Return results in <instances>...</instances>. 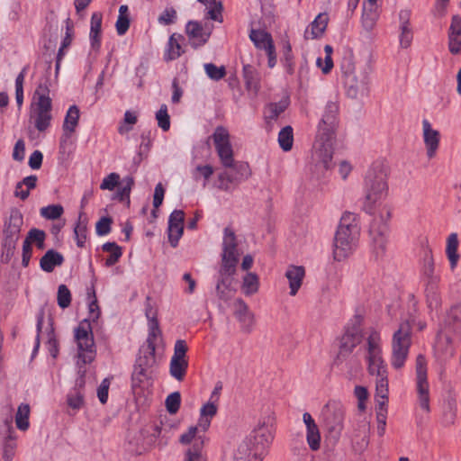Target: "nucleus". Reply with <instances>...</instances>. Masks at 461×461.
<instances>
[{"label":"nucleus","mask_w":461,"mask_h":461,"mask_svg":"<svg viewBox=\"0 0 461 461\" xmlns=\"http://www.w3.org/2000/svg\"><path fill=\"white\" fill-rule=\"evenodd\" d=\"M339 104L337 101H329L324 106L321 119L318 124L313 158L317 165L330 169L333 154V140L339 124Z\"/></svg>","instance_id":"f257e3e1"},{"label":"nucleus","mask_w":461,"mask_h":461,"mask_svg":"<svg viewBox=\"0 0 461 461\" xmlns=\"http://www.w3.org/2000/svg\"><path fill=\"white\" fill-rule=\"evenodd\" d=\"M360 227L356 214L345 212L340 218L334 239L333 257L337 261L348 258L356 249Z\"/></svg>","instance_id":"f03ea898"},{"label":"nucleus","mask_w":461,"mask_h":461,"mask_svg":"<svg viewBox=\"0 0 461 461\" xmlns=\"http://www.w3.org/2000/svg\"><path fill=\"white\" fill-rule=\"evenodd\" d=\"M347 95L352 99L362 98L369 94L371 68L366 65L357 70L352 54L345 56L340 64Z\"/></svg>","instance_id":"7ed1b4c3"},{"label":"nucleus","mask_w":461,"mask_h":461,"mask_svg":"<svg viewBox=\"0 0 461 461\" xmlns=\"http://www.w3.org/2000/svg\"><path fill=\"white\" fill-rule=\"evenodd\" d=\"M23 225V215L21 211L15 207L11 208L9 216L4 221L3 240L1 244V259L3 262L8 263L14 257Z\"/></svg>","instance_id":"20e7f679"},{"label":"nucleus","mask_w":461,"mask_h":461,"mask_svg":"<svg viewBox=\"0 0 461 461\" xmlns=\"http://www.w3.org/2000/svg\"><path fill=\"white\" fill-rule=\"evenodd\" d=\"M365 182L366 202L364 209L371 214L375 203L387 194L386 173L381 166H374L367 171Z\"/></svg>","instance_id":"39448f33"},{"label":"nucleus","mask_w":461,"mask_h":461,"mask_svg":"<svg viewBox=\"0 0 461 461\" xmlns=\"http://www.w3.org/2000/svg\"><path fill=\"white\" fill-rule=\"evenodd\" d=\"M74 338L77 346L78 363L83 365L92 363L96 356V349L92 331V326L88 319L79 322L74 330Z\"/></svg>","instance_id":"423d86ee"},{"label":"nucleus","mask_w":461,"mask_h":461,"mask_svg":"<svg viewBox=\"0 0 461 461\" xmlns=\"http://www.w3.org/2000/svg\"><path fill=\"white\" fill-rule=\"evenodd\" d=\"M411 344V327L408 321L400 324L392 339L391 365L395 369L402 368L407 359Z\"/></svg>","instance_id":"0eeeda50"},{"label":"nucleus","mask_w":461,"mask_h":461,"mask_svg":"<svg viewBox=\"0 0 461 461\" xmlns=\"http://www.w3.org/2000/svg\"><path fill=\"white\" fill-rule=\"evenodd\" d=\"M241 252L238 249L237 237L233 230L226 227L223 231L221 264L224 273H236Z\"/></svg>","instance_id":"6e6552de"},{"label":"nucleus","mask_w":461,"mask_h":461,"mask_svg":"<svg viewBox=\"0 0 461 461\" xmlns=\"http://www.w3.org/2000/svg\"><path fill=\"white\" fill-rule=\"evenodd\" d=\"M321 416L329 433L338 438L344 427V406L339 402L330 401L322 408Z\"/></svg>","instance_id":"1a4fd4ad"},{"label":"nucleus","mask_w":461,"mask_h":461,"mask_svg":"<svg viewBox=\"0 0 461 461\" xmlns=\"http://www.w3.org/2000/svg\"><path fill=\"white\" fill-rule=\"evenodd\" d=\"M225 167L226 169L218 175V187L223 191H230L250 176L249 165L246 163L234 161L232 166Z\"/></svg>","instance_id":"9d476101"},{"label":"nucleus","mask_w":461,"mask_h":461,"mask_svg":"<svg viewBox=\"0 0 461 461\" xmlns=\"http://www.w3.org/2000/svg\"><path fill=\"white\" fill-rule=\"evenodd\" d=\"M416 385L418 393V402L420 407L426 412H429V393L427 378V361L423 355L420 354L416 357Z\"/></svg>","instance_id":"9b49d317"},{"label":"nucleus","mask_w":461,"mask_h":461,"mask_svg":"<svg viewBox=\"0 0 461 461\" xmlns=\"http://www.w3.org/2000/svg\"><path fill=\"white\" fill-rule=\"evenodd\" d=\"M373 253L375 258H382L386 252L388 225L383 217L375 218L369 230Z\"/></svg>","instance_id":"f8f14e48"},{"label":"nucleus","mask_w":461,"mask_h":461,"mask_svg":"<svg viewBox=\"0 0 461 461\" xmlns=\"http://www.w3.org/2000/svg\"><path fill=\"white\" fill-rule=\"evenodd\" d=\"M273 438L272 428L263 422L258 424L243 440L250 441L251 447L264 456Z\"/></svg>","instance_id":"ddd939ff"},{"label":"nucleus","mask_w":461,"mask_h":461,"mask_svg":"<svg viewBox=\"0 0 461 461\" xmlns=\"http://www.w3.org/2000/svg\"><path fill=\"white\" fill-rule=\"evenodd\" d=\"M185 33L191 46L194 49L204 45L211 36V31L206 30L202 23L197 21H189L186 23Z\"/></svg>","instance_id":"4468645a"},{"label":"nucleus","mask_w":461,"mask_h":461,"mask_svg":"<svg viewBox=\"0 0 461 461\" xmlns=\"http://www.w3.org/2000/svg\"><path fill=\"white\" fill-rule=\"evenodd\" d=\"M423 141L426 148V155L431 159L436 157L439 148L440 133L438 131L432 129L430 122L424 119L422 121Z\"/></svg>","instance_id":"2eb2a0df"},{"label":"nucleus","mask_w":461,"mask_h":461,"mask_svg":"<svg viewBox=\"0 0 461 461\" xmlns=\"http://www.w3.org/2000/svg\"><path fill=\"white\" fill-rule=\"evenodd\" d=\"M185 212L182 210H175L168 219V240L172 247H176L184 231Z\"/></svg>","instance_id":"dca6fc26"},{"label":"nucleus","mask_w":461,"mask_h":461,"mask_svg":"<svg viewBox=\"0 0 461 461\" xmlns=\"http://www.w3.org/2000/svg\"><path fill=\"white\" fill-rule=\"evenodd\" d=\"M362 339L363 335L359 326L354 325L348 328L341 338L339 357L350 354L360 344Z\"/></svg>","instance_id":"f3484780"},{"label":"nucleus","mask_w":461,"mask_h":461,"mask_svg":"<svg viewBox=\"0 0 461 461\" xmlns=\"http://www.w3.org/2000/svg\"><path fill=\"white\" fill-rule=\"evenodd\" d=\"M5 432L4 441L2 443V457L5 461H12L16 449V438L14 436V429L13 427V419L9 417L5 421Z\"/></svg>","instance_id":"a211bd4d"},{"label":"nucleus","mask_w":461,"mask_h":461,"mask_svg":"<svg viewBox=\"0 0 461 461\" xmlns=\"http://www.w3.org/2000/svg\"><path fill=\"white\" fill-rule=\"evenodd\" d=\"M234 315L240 322L241 329L246 332H250L254 325V315L241 298H238L234 302Z\"/></svg>","instance_id":"6ab92c4d"},{"label":"nucleus","mask_w":461,"mask_h":461,"mask_svg":"<svg viewBox=\"0 0 461 461\" xmlns=\"http://www.w3.org/2000/svg\"><path fill=\"white\" fill-rule=\"evenodd\" d=\"M79 121V109L77 105H71L65 116L62 125L63 134L60 139V144L64 145L75 132Z\"/></svg>","instance_id":"aec40b11"},{"label":"nucleus","mask_w":461,"mask_h":461,"mask_svg":"<svg viewBox=\"0 0 461 461\" xmlns=\"http://www.w3.org/2000/svg\"><path fill=\"white\" fill-rule=\"evenodd\" d=\"M52 104H32V109L35 113V128L39 131H44L50 124L52 116L50 111Z\"/></svg>","instance_id":"412c9836"},{"label":"nucleus","mask_w":461,"mask_h":461,"mask_svg":"<svg viewBox=\"0 0 461 461\" xmlns=\"http://www.w3.org/2000/svg\"><path fill=\"white\" fill-rule=\"evenodd\" d=\"M155 352V347L141 346L139 350V357L136 360L135 367L153 374V367L157 363Z\"/></svg>","instance_id":"4be33fe9"},{"label":"nucleus","mask_w":461,"mask_h":461,"mask_svg":"<svg viewBox=\"0 0 461 461\" xmlns=\"http://www.w3.org/2000/svg\"><path fill=\"white\" fill-rule=\"evenodd\" d=\"M263 456L251 447L249 440H242L233 454V461H263Z\"/></svg>","instance_id":"5701e85b"},{"label":"nucleus","mask_w":461,"mask_h":461,"mask_svg":"<svg viewBox=\"0 0 461 461\" xmlns=\"http://www.w3.org/2000/svg\"><path fill=\"white\" fill-rule=\"evenodd\" d=\"M305 270L303 267L290 266L286 272L285 276L289 281L290 295L294 296L300 289Z\"/></svg>","instance_id":"b1692460"},{"label":"nucleus","mask_w":461,"mask_h":461,"mask_svg":"<svg viewBox=\"0 0 461 461\" xmlns=\"http://www.w3.org/2000/svg\"><path fill=\"white\" fill-rule=\"evenodd\" d=\"M205 440V432L201 430L200 426L197 424L196 426H192L189 428L188 431L182 434L180 437V442L182 444H190L193 443L192 446L188 449H195L196 444L200 442L201 450L203 448Z\"/></svg>","instance_id":"393cba45"},{"label":"nucleus","mask_w":461,"mask_h":461,"mask_svg":"<svg viewBox=\"0 0 461 461\" xmlns=\"http://www.w3.org/2000/svg\"><path fill=\"white\" fill-rule=\"evenodd\" d=\"M64 262V257L61 253L49 249L41 258L40 267L47 273H51L56 267H59Z\"/></svg>","instance_id":"a878e982"},{"label":"nucleus","mask_w":461,"mask_h":461,"mask_svg":"<svg viewBox=\"0 0 461 461\" xmlns=\"http://www.w3.org/2000/svg\"><path fill=\"white\" fill-rule=\"evenodd\" d=\"M218 411V402L209 399L208 402L203 404L200 410V418L198 425L203 432H205L210 425L212 419L216 415Z\"/></svg>","instance_id":"bb28decb"},{"label":"nucleus","mask_w":461,"mask_h":461,"mask_svg":"<svg viewBox=\"0 0 461 461\" xmlns=\"http://www.w3.org/2000/svg\"><path fill=\"white\" fill-rule=\"evenodd\" d=\"M102 14L94 13L91 16L90 42L93 50L97 52L101 46Z\"/></svg>","instance_id":"cd10ccee"},{"label":"nucleus","mask_w":461,"mask_h":461,"mask_svg":"<svg viewBox=\"0 0 461 461\" xmlns=\"http://www.w3.org/2000/svg\"><path fill=\"white\" fill-rule=\"evenodd\" d=\"M328 20L327 14H319L311 23L310 28L305 30L304 38L315 39L321 36L326 30Z\"/></svg>","instance_id":"c85d7f7f"},{"label":"nucleus","mask_w":461,"mask_h":461,"mask_svg":"<svg viewBox=\"0 0 461 461\" xmlns=\"http://www.w3.org/2000/svg\"><path fill=\"white\" fill-rule=\"evenodd\" d=\"M235 273H224L223 265H221L219 271V279L216 285V293L220 299L228 300L230 298V286L231 285V276Z\"/></svg>","instance_id":"c756f323"},{"label":"nucleus","mask_w":461,"mask_h":461,"mask_svg":"<svg viewBox=\"0 0 461 461\" xmlns=\"http://www.w3.org/2000/svg\"><path fill=\"white\" fill-rule=\"evenodd\" d=\"M183 39V36L180 34L173 33L167 41V49L164 55V59L167 61H171L178 59L183 53L182 46L180 44V41Z\"/></svg>","instance_id":"7c9ffc66"},{"label":"nucleus","mask_w":461,"mask_h":461,"mask_svg":"<svg viewBox=\"0 0 461 461\" xmlns=\"http://www.w3.org/2000/svg\"><path fill=\"white\" fill-rule=\"evenodd\" d=\"M368 362V373L375 375L376 378L388 376L387 366L384 361L382 355L366 357Z\"/></svg>","instance_id":"2f4dec72"},{"label":"nucleus","mask_w":461,"mask_h":461,"mask_svg":"<svg viewBox=\"0 0 461 461\" xmlns=\"http://www.w3.org/2000/svg\"><path fill=\"white\" fill-rule=\"evenodd\" d=\"M249 39L258 50H265L268 48V44H274L271 34L264 30L251 29L249 32Z\"/></svg>","instance_id":"473e14b6"},{"label":"nucleus","mask_w":461,"mask_h":461,"mask_svg":"<svg viewBox=\"0 0 461 461\" xmlns=\"http://www.w3.org/2000/svg\"><path fill=\"white\" fill-rule=\"evenodd\" d=\"M456 38H461V17L458 15L453 16L448 32V49L454 55L458 54Z\"/></svg>","instance_id":"72a5a7b5"},{"label":"nucleus","mask_w":461,"mask_h":461,"mask_svg":"<svg viewBox=\"0 0 461 461\" xmlns=\"http://www.w3.org/2000/svg\"><path fill=\"white\" fill-rule=\"evenodd\" d=\"M243 77L248 90L257 93L259 90V74L251 65L243 66Z\"/></svg>","instance_id":"f704fd0d"},{"label":"nucleus","mask_w":461,"mask_h":461,"mask_svg":"<svg viewBox=\"0 0 461 461\" xmlns=\"http://www.w3.org/2000/svg\"><path fill=\"white\" fill-rule=\"evenodd\" d=\"M51 104L50 97L49 79H41L33 94L32 104Z\"/></svg>","instance_id":"c9c22d12"},{"label":"nucleus","mask_w":461,"mask_h":461,"mask_svg":"<svg viewBox=\"0 0 461 461\" xmlns=\"http://www.w3.org/2000/svg\"><path fill=\"white\" fill-rule=\"evenodd\" d=\"M146 316L149 319V334L146 342L142 346L156 348V340L161 336L158 321L154 316L150 317V311L146 312Z\"/></svg>","instance_id":"e433bc0d"},{"label":"nucleus","mask_w":461,"mask_h":461,"mask_svg":"<svg viewBox=\"0 0 461 461\" xmlns=\"http://www.w3.org/2000/svg\"><path fill=\"white\" fill-rule=\"evenodd\" d=\"M379 18V11L378 8L371 7H364L363 6V14L361 18V23L364 30L367 32H371Z\"/></svg>","instance_id":"4c0bfd02"},{"label":"nucleus","mask_w":461,"mask_h":461,"mask_svg":"<svg viewBox=\"0 0 461 461\" xmlns=\"http://www.w3.org/2000/svg\"><path fill=\"white\" fill-rule=\"evenodd\" d=\"M457 248H458L457 234L451 233L447 240L446 253H447V258L450 262V267L452 269L456 267L458 258H459V255L457 254Z\"/></svg>","instance_id":"58836bf2"},{"label":"nucleus","mask_w":461,"mask_h":461,"mask_svg":"<svg viewBox=\"0 0 461 461\" xmlns=\"http://www.w3.org/2000/svg\"><path fill=\"white\" fill-rule=\"evenodd\" d=\"M367 357L382 355L380 333L372 330L366 339Z\"/></svg>","instance_id":"ea45409f"},{"label":"nucleus","mask_w":461,"mask_h":461,"mask_svg":"<svg viewBox=\"0 0 461 461\" xmlns=\"http://www.w3.org/2000/svg\"><path fill=\"white\" fill-rule=\"evenodd\" d=\"M287 106V99L267 104L264 112L266 120H276L278 116L285 111Z\"/></svg>","instance_id":"a19ab883"},{"label":"nucleus","mask_w":461,"mask_h":461,"mask_svg":"<svg viewBox=\"0 0 461 461\" xmlns=\"http://www.w3.org/2000/svg\"><path fill=\"white\" fill-rule=\"evenodd\" d=\"M421 272L426 277L433 279L434 259L432 256V250L428 246L423 249Z\"/></svg>","instance_id":"79ce46f5"},{"label":"nucleus","mask_w":461,"mask_h":461,"mask_svg":"<svg viewBox=\"0 0 461 461\" xmlns=\"http://www.w3.org/2000/svg\"><path fill=\"white\" fill-rule=\"evenodd\" d=\"M30 406L27 403H21L18 406L15 415L16 427L20 430H27L29 428Z\"/></svg>","instance_id":"37998d69"},{"label":"nucleus","mask_w":461,"mask_h":461,"mask_svg":"<svg viewBox=\"0 0 461 461\" xmlns=\"http://www.w3.org/2000/svg\"><path fill=\"white\" fill-rule=\"evenodd\" d=\"M102 249L104 251L110 253V256L105 259L106 267L113 266L122 257V249L115 242H106Z\"/></svg>","instance_id":"c03bdc74"},{"label":"nucleus","mask_w":461,"mask_h":461,"mask_svg":"<svg viewBox=\"0 0 461 461\" xmlns=\"http://www.w3.org/2000/svg\"><path fill=\"white\" fill-rule=\"evenodd\" d=\"M215 149H219L221 147H225L230 144V133L223 126H217L214 132L212 135Z\"/></svg>","instance_id":"a18cd8bd"},{"label":"nucleus","mask_w":461,"mask_h":461,"mask_svg":"<svg viewBox=\"0 0 461 461\" xmlns=\"http://www.w3.org/2000/svg\"><path fill=\"white\" fill-rule=\"evenodd\" d=\"M258 277L255 273H248L243 277L241 289L246 295H251L258 290Z\"/></svg>","instance_id":"49530a36"},{"label":"nucleus","mask_w":461,"mask_h":461,"mask_svg":"<svg viewBox=\"0 0 461 461\" xmlns=\"http://www.w3.org/2000/svg\"><path fill=\"white\" fill-rule=\"evenodd\" d=\"M278 143L284 151L291 150L294 143L293 128L291 126H285L279 131Z\"/></svg>","instance_id":"de8ad7c7"},{"label":"nucleus","mask_w":461,"mask_h":461,"mask_svg":"<svg viewBox=\"0 0 461 461\" xmlns=\"http://www.w3.org/2000/svg\"><path fill=\"white\" fill-rule=\"evenodd\" d=\"M188 367V361L170 360L169 372L170 375L177 381H182L185 375Z\"/></svg>","instance_id":"09e8293b"},{"label":"nucleus","mask_w":461,"mask_h":461,"mask_svg":"<svg viewBox=\"0 0 461 461\" xmlns=\"http://www.w3.org/2000/svg\"><path fill=\"white\" fill-rule=\"evenodd\" d=\"M151 375V372L140 370V368H137L134 366V371L131 375V386L133 391L135 392L137 388L143 387L144 384L148 383Z\"/></svg>","instance_id":"8fccbe9b"},{"label":"nucleus","mask_w":461,"mask_h":461,"mask_svg":"<svg viewBox=\"0 0 461 461\" xmlns=\"http://www.w3.org/2000/svg\"><path fill=\"white\" fill-rule=\"evenodd\" d=\"M26 239L30 241L31 244L35 243L36 247L39 249H44L45 248V239L46 233L44 230L32 228L28 231Z\"/></svg>","instance_id":"3c124183"},{"label":"nucleus","mask_w":461,"mask_h":461,"mask_svg":"<svg viewBox=\"0 0 461 461\" xmlns=\"http://www.w3.org/2000/svg\"><path fill=\"white\" fill-rule=\"evenodd\" d=\"M87 296L89 300V318H91L93 321H95L100 316V308L98 306L97 298L94 287L88 289Z\"/></svg>","instance_id":"603ef678"},{"label":"nucleus","mask_w":461,"mask_h":461,"mask_svg":"<svg viewBox=\"0 0 461 461\" xmlns=\"http://www.w3.org/2000/svg\"><path fill=\"white\" fill-rule=\"evenodd\" d=\"M86 223L82 220V215H79L78 221L74 229L77 245L79 248H84L86 240Z\"/></svg>","instance_id":"864d4df0"},{"label":"nucleus","mask_w":461,"mask_h":461,"mask_svg":"<svg viewBox=\"0 0 461 461\" xmlns=\"http://www.w3.org/2000/svg\"><path fill=\"white\" fill-rule=\"evenodd\" d=\"M203 68L208 77L214 81H219L226 76L224 66L217 67L213 63H206Z\"/></svg>","instance_id":"5fc2aeb1"},{"label":"nucleus","mask_w":461,"mask_h":461,"mask_svg":"<svg viewBox=\"0 0 461 461\" xmlns=\"http://www.w3.org/2000/svg\"><path fill=\"white\" fill-rule=\"evenodd\" d=\"M72 33H73V26L70 24L69 20H67V26H66V36L64 37L62 41L61 47L59 50L58 56H57V63H56V69L58 70L59 68V62L63 56V50L65 48H68L72 41Z\"/></svg>","instance_id":"6e6d98bb"},{"label":"nucleus","mask_w":461,"mask_h":461,"mask_svg":"<svg viewBox=\"0 0 461 461\" xmlns=\"http://www.w3.org/2000/svg\"><path fill=\"white\" fill-rule=\"evenodd\" d=\"M58 305L62 308H68L71 303V293L66 285H60L57 294Z\"/></svg>","instance_id":"4d7b16f0"},{"label":"nucleus","mask_w":461,"mask_h":461,"mask_svg":"<svg viewBox=\"0 0 461 461\" xmlns=\"http://www.w3.org/2000/svg\"><path fill=\"white\" fill-rule=\"evenodd\" d=\"M216 152L223 167L232 166L234 162V158L231 144H229L225 147H221V149H217Z\"/></svg>","instance_id":"13d9d810"},{"label":"nucleus","mask_w":461,"mask_h":461,"mask_svg":"<svg viewBox=\"0 0 461 461\" xmlns=\"http://www.w3.org/2000/svg\"><path fill=\"white\" fill-rule=\"evenodd\" d=\"M63 212H64V210L61 205L51 204V205H48L46 207H42L41 209V215L43 218L48 219V220H56V219H59L62 215Z\"/></svg>","instance_id":"bf43d9fd"},{"label":"nucleus","mask_w":461,"mask_h":461,"mask_svg":"<svg viewBox=\"0 0 461 461\" xmlns=\"http://www.w3.org/2000/svg\"><path fill=\"white\" fill-rule=\"evenodd\" d=\"M307 442L312 450L316 451L320 448L321 435L318 426L307 428Z\"/></svg>","instance_id":"052dcab7"},{"label":"nucleus","mask_w":461,"mask_h":461,"mask_svg":"<svg viewBox=\"0 0 461 461\" xmlns=\"http://www.w3.org/2000/svg\"><path fill=\"white\" fill-rule=\"evenodd\" d=\"M156 119L158 121V125L164 131H167L170 128V117L167 113V106L166 104H162L159 110L156 113Z\"/></svg>","instance_id":"680f3d73"},{"label":"nucleus","mask_w":461,"mask_h":461,"mask_svg":"<svg viewBox=\"0 0 461 461\" xmlns=\"http://www.w3.org/2000/svg\"><path fill=\"white\" fill-rule=\"evenodd\" d=\"M166 408L170 414H175L178 411L181 404V395L179 392L170 393L166 399Z\"/></svg>","instance_id":"e2e57ef3"},{"label":"nucleus","mask_w":461,"mask_h":461,"mask_svg":"<svg viewBox=\"0 0 461 461\" xmlns=\"http://www.w3.org/2000/svg\"><path fill=\"white\" fill-rule=\"evenodd\" d=\"M177 13L174 7H167L158 17V22L162 25H170L176 22Z\"/></svg>","instance_id":"0e129e2a"},{"label":"nucleus","mask_w":461,"mask_h":461,"mask_svg":"<svg viewBox=\"0 0 461 461\" xmlns=\"http://www.w3.org/2000/svg\"><path fill=\"white\" fill-rule=\"evenodd\" d=\"M213 174V167L210 165H199L197 166L194 172H193V177L194 180H198L200 176L203 177V186H206V183L209 180V178Z\"/></svg>","instance_id":"69168bd1"},{"label":"nucleus","mask_w":461,"mask_h":461,"mask_svg":"<svg viewBox=\"0 0 461 461\" xmlns=\"http://www.w3.org/2000/svg\"><path fill=\"white\" fill-rule=\"evenodd\" d=\"M187 349L188 348L186 342L184 339H177L174 346V354L171 359L187 361Z\"/></svg>","instance_id":"338daca9"},{"label":"nucleus","mask_w":461,"mask_h":461,"mask_svg":"<svg viewBox=\"0 0 461 461\" xmlns=\"http://www.w3.org/2000/svg\"><path fill=\"white\" fill-rule=\"evenodd\" d=\"M84 395L80 391L75 390L68 395V404L75 410H78L83 406Z\"/></svg>","instance_id":"774afa93"}]
</instances>
